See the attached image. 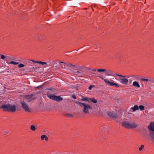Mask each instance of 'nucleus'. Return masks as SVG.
<instances>
[{
    "label": "nucleus",
    "instance_id": "obj_37",
    "mask_svg": "<svg viewBox=\"0 0 154 154\" xmlns=\"http://www.w3.org/2000/svg\"><path fill=\"white\" fill-rule=\"evenodd\" d=\"M71 97L73 98L74 99H76V97L75 96V95L74 94H73L72 95Z\"/></svg>",
    "mask_w": 154,
    "mask_h": 154
},
{
    "label": "nucleus",
    "instance_id": "obj_19",
    "mask_svg": "<svg viewBox=\"0 0 154 154\" xmlns=\"http://www.w3.org/2000/svg\"><path fill=\"white\" fill-rule=\"evenodd\" d=\"M41 138L42 140L47 141L48 140V138L46 136V135H42Z\"/></svg>",
    "mask_w": 154,
    "mask_h": 154
},
{
    "label": "nucleus",
    "instance_id": "obj_8",
    "mask_svg": "<svg viewBox=\"0 0 154 154\" xmlns=\"http://www.w3.org/2000/svg\"><path fill=\"white\" fill-rule=\"evenodd\" d=\"M20 103L22 105L23 108L27 112H29L30 111L28 105L24 101H20Z\"/></svg>",
    "mask_w": 154,
    "mask_h": 154
},
{
    "label": "nucleus",
    "instance_id": "obj_9",
    "mask_svg": "<svg viewBox=\"0 0 154 154\" xmlns=\"http://www.w3.org/2000/svg\"><path fill=\"white\" fill-rule=\"evenodd\" d=\"M35 99L34 96L33 94H32L26 96L25 97V100H27L28 102H29Z\"/></svg>",
    "mask_w": 154,
    "mask_h": 154
},
{
    "label": "nucleus",
    "instance_id": "obj_23",
    "mask_svg": "<svg viewBox=\"0 0 154 154\" xmlns=\"http://www.w3.org/2000/svg\"><path fill=\"white\" fill-rule=\"evenodd\" d=\"M90 101H92L94 103H96L97 102V100L95 99L94 98H90Z\"/></svg>",
    "mask_w": 154,
    "mask_h": 154
},
{
    "label": "nucleus",
    "instance_id": "obj_36",
    "mask_svg": "<svg viewBox=\"0 0 154 154\" xmlns=\"http://www.w3.org/2000/svg\"><path fill=\"white\" fill-rule=\"evenodd\" d=\"M149 81L152 82H154V79H150L149 80Z\"/></svg>",
    "mask_w": 154,
    "mask_h": 154
},
{
    "label": "nucleus",
    "instance_id": "obj_20",
    "mask_svg": "<svg viewBox=\"0 0 154 154\" xmlns=\"http://www.w3.org/2000/svg\"><path fill=\"white\" fill-rule=\"evenodd\" d=\"M38 63H39V64H42V65L46 64L47 65V66H50V64L49 65H48V64L46 62H42V61H38Z\"/></svg>",
    "mask_w": 154,
    "mask_h": 154
},
{
    "label": "nucleus",
    "instance_id": "obj_40",
    "mask_svg": "<svg viewBox=\"0 0 154 154\" xmlns=\"http://www.w3.org/2000/svg\"><path fill=\"white\" fill-rule=\"evenodd\" d=\"M30 69L33 70L36 69L34 67H32L31 68H30Z\"/></svg>",
    "mask_w": 154,
    "mask_h": 154
},
{
    "label": "nucleus",
    "instance_id": "obj_1",
    "mask_svg": "<svg viewBox=\"0 0 154 154\" xmlns=\"http://www.w3.org/2000/svg\"><path fill=\"white\" fill-rule=\"evenodd\" d=\"M97 72H103L105 73L106 75L114 76L115 78L116 79H117V76H119L121 78H124L126 77L125 76L113 73L112 71L110 70L106 69H97Z\"/></svg>",
    "mask_w": 154,
    "mask_h": 154
},
{
    "label": "nucleus",
    "instance_id": "obj_35",
    "mask_svg": "<svg viewBox=\"0 0 154 154\" xmlns=\"http://www.w3.org/2000/svg\"><path fill=\"white\" fill-rule=\"evenodd\" d=\"M105 127L103 126H101L100 127V130H102L103 129H105Z\"/></svg>",
    "mask_w": 154,
    "mask_h": 154
},
{
    "label": "nucleus",
    "instance_id": "obj_25",
    "mask_svg": "<svg viewBox=\"0 0 154 154\" xmlns=\"http://www.w3.org/2000/svg\"><path fill=\"white\" fill-rule=\"evenodd\" d=\"M30 129L33 131H35L36 130L35 127L34 125H32L31 126Z\"/></svg>",
    "mask_w": 154,
    "mask_h": 154
},
{
    "label": "nucleus",
    "instance_id": "obj_21",
    "mask_svg": "<svg viewBox=\"0 0 154 154\" xmlns=\"http://www.w3.org/2000/svg\"><path fill=\"white\" fill-rule=\"evenodd\" d=\"M14 60L13 59V57H12L8 56H6V60L8 61V60Z\"/></svg>",
    "mask_w": 154,
    "mask_h": 154
},
{
    "label": "nucleus",
    "instance_id": "obj_7",
    "mask_svg": "<svg viewBox=\"0 0 154 154\" xmlns=\"http://www.w3.org/2000/svg\"><path fill=\"white\" fill-rule=\"evenodd\" d=\"M78 66L71 63H68V74H71V72L75 71Z\"/></svg>",
    "mask_w": 154,
    "mask_h": 154
},
{
    "label": "nucleus",
    "instance_id": "obj_34",
    "mask_svg": "<svg viewBox=\"0 0 154 154\" xmlns=\"http://www.w3.org/2000/svg\"><path fill=\"white\" fill-rule=\"evenodd\" d=\"M141 80L143 81H146V82H148V81L149 80L147 79H143V78L141 79Z\"/></svg>",
    "mask_w": 154,
    "mask_h": 154
},
{
    "label": "nucleus",
    "instance_id": "obj_4",
    "mask_svg": "<svg viewBox=\"0 0 154 154\" xmlns=\"http://www.w3.org/2000/svg\"><path fill=\"white\" fill-rule=\"evenodd\" d=\"M0 108L3 109L4 111L15 112L16 111V106L10 104L2 105L0 106Z\"/></svg>",
    "mask_w": 154,
    "mask_h": 154
},
{
    "label": "nucleus",
    "instance_id": "obj_26",
    "mask_svg": "<svg viewBox=\"0 0 154 154\" xmlns=\"http://www.w3.org/2000/svg\"><path fill=\"white\" fill-rule=\"evenodd\" d=\"M97 69H93L92 70V72L91 73L93 74L96 75L97 73H95L97 71Z\"/></svg>",
    "mask_w": 154,
    "mask_h": 154
},
{
    "label": "nucleus",
    "instance_id": "obj_18",
    "mask_svg": "<svg viewBox=\"0 0 154 154\" xmlns=\"http://www.w3.org/2000/svg\"><path fill=\"white\" fill-rule=\"evenodd\" d=\"M81 100L90 102V98L85 97H82L81 99Z\"/></svg>",
    "mask_w": 154,
    "mask_h": 154
},
{
    "label": "nucleus",
    "instance_id": "obj_41",
    "mask_svg": "<svg viewBox=\"0 0 154 154\" xmlns=\"http://www.w3.org/2000/svg\"><path fill=\"white\" fill-rule=\"evenodd\" d=\"M26 69H30V68L29 67H27Z\"/></svg>",
    "mask_w": 154,
    "mask_h": 154
},
{
    "label": "nucleus",
    "instance_id": "obj_29",
    "mask_svg": "<svg viewBox=\"0 0 154 154\" xmlns=\"http://www.w3.org/2000/svg\"><path fill=\"white\" fill-rule=\"evenodd\" d=\"M144 146L143 145H141V146L139 148V151H141L144 148Z\"/></svg>",
    "mask_w": 154,
    "mask_h": 154
},
{
    "label": "nucleus",
    "instance_id": "obj_17",
    "mask_svg": "<svg viewBox=\"0 0 154 154\" xmlns=\"http://www.w3.org/2000/svg\"><path fill=\"white\" fill-rule=\"evenodd\" d=\"M139 107L137 105H134L133 107L131 108V109L133 110V112H135L138 109Z\"/></svg>",
    "mask_w": 154,
    "mask_h": 154
},
{
    "label": "nucleus",
    "instance_id": "obj_45",
    "mask_svg": "<svg viewBox=\"0 0 154 154\" xmlns=\"http://www.w3.org/2000/svg\"><path fill=\"white\" fill-rule=\"evenodd\" d=\"M67 114L66 113L64 114V116H67Z\"/></svg>",
    "mask_w": 154,
    "mask_h": 154
},
{
    "label": "nucleus",
    "instance_id": "obj_33",
    "mask_svg": "<svg viewBox=\"0 0 154 154\" xmlns=\"http://www.w3.org/2000/svg\"><path fill=\"white\" fill-rule=\"evenodd\" d=\"M1 58L2 59L4 60L5 59H6V56H5L4 55H2L1 56Z\"/></svg>",
    "mask_w": 154,
    "mask_h": 154
},
{
    "label": "nucleus",
    "instance_id": "obj_39",
    "mask_svg": "<svg viewBox=\"0 0 154 154\" xmlns=\"http://www.w3.org/2000/svg\"><path fill=\"white\" fill-rule=\"evenodd\" d=\"M151 136L150 137V139L152 138L154 140V135H151Z\"/></svg>",
    "mask_w": 154,
    "mask_h": 154
},
{
    "label": "nucleus",
    "instance_id": "obj_31",
    "mask_svg": "<svg viewBox=\"0 0 154 154\" xmlns=\"http://www.w3.org/2000/svg\"><path fill=\"white\" fill-rule=\"evenodd\" d=\"M19 68H22L25 66L23 64H20L18 65Z\"/></svg>",
    "mask_w": 154,
    "mask_h": 154
},
{
    "label": "nucleus",
    "instance_id": "obj_5",
    "mask_svg": "<svg viewBox=\"0 0 154 154\" xmlns=\"http://www.w3.org/2000/svg\"><path fill=\"white\" fill-rule=\"evenodd\" d=\"M47 95L50 99L57 102L61 101L63 100V98L60 96H56L54 94H47Z\"/></svg>",
    "mask_w": 154,
    "mask_h": 154
},
{
    "label": "nucleus",
    "instance_id": "obj_10",
    "mask_svg": "<svg viewBox=\"0 0 154 154\" xmlns=\"http://www.w3.org/2000/svg\"><path fill=\"white\" fill-rule=\"evenodd\" d=\"M52 63L53 66L59 69L60 68V64L61 63H64V62L61 61H53L52 62Z\"/></svg>",
    "mask_w": 154,
    "mask_h": 154
},
{
    "label": "nucleus",
    "instance_id": "obj_2",
    "mask_svg": "<svg viewBox=\"0 0 154 154\" xmlns=\"http://www.w3.org/2000/svg\"><path fill=\"white\" fill-rule=\"evenodd\" d=\"M75 102L80 107L83 108V112L85 114H88L89 111L92 109V107L88 104L82 103L77 101H75Z\"/></svg>",
    "mask_w": 154,
    "mask_h": 154
},
{
    "label": "nucleus",
    "instance_id": "obj_38",
    "mask_svg": "<svg viewBox=\"0 0 154 154\" xmlns=\"http://www.w3.org/2000/svg\"><path fill=\"white\" fill-rule=\"evenodd\" d=\"M31 60V61H32L33 62L35 63H38V61H35V60Z\"/></svg>",
    "mask_w": 154,
    "mask_h": 154
},
{
    "label": "nucleus",
    "instance_id": "obj_15",
    "mask_svg": "<svg viewBox=\"0 0 154 154\" xmlns=\"http://www.w3.org/2000/svg\"><path fill=\"white\" fill-rule=\"evenodd\" d=\"M74 72L78 76L81 77L83 75V74L81 70L75 71H74Z\"/></svg>",
    "mask_w": 154,
    "mask_h": 154
},
{
    "label": "nucleus",
    "instance_id": "obj_3",
    "mask_svg": "<svg viewBox=\"0 0 154 154\" xmlns=\"http://www.w3.org/2000/svg\"><path fill=\"white\" fill-rule=\"evenodd\" d=\"M122 125L124 127L128 129L134 128L138 126V125L136 122L128 121L123 122L122 123Z\"/></svg>",
    "mask_w": 154,
    "mask_h": 154
},
{
    "label": "nucleus",
    "instance_id": "obj_13",
    "mask_svg": "<svg viewBox=\"0 0 154 154\" xmlns=\"http://www.w3.org/2000/svg\"><path fill=\"white\" fill-rule=\"evenodd\" d=\"M148 128L150 130L154 131V122H151Z\"/></svg>",
    "mask_w": 154,
    "mask_h": 154
},
{
    "label": "nucleus",
    "instance_id": "obj_6",
    "mask_svg": "<svg viewBox=\"0 0 154 154\" xmlns=\"http://www.w3.org/2000/svg\"><path fill=\"white\" fill-rule=\"evenodd\" d=\"M98 77L101 78L103 80L105 83L109 86H115L117 87H119V85L117 83H116L114 82H111L108 79H104L103 77L101 76H98Z\"/></svg>",
    "mask_w": 154,
    "mask_h": 154
},
{
    "label": "nucleus",
    "instance_id": "obj_42",
    "mask_svg": "<svg viewBox=\"0 0 154 154\" xmlns=\"http://www.w3.org/2000/svg\"><path fill=\"white\" fill-rule=\"evenodd\" d=\"M71 116V117H72V115L70 114H68V116Z\"/></svg>",
    "mask_w": 154,
    "mask_h": 154
},
{
    "label": "nucleus",
    "instance_id": "obj_28",
    "mask_svg": "<svg viewBox=\"0 0 154 154\" xmlns=\"http://www.w3.org/2000/svg\"><path fill=\"white\" fill-rule=\"evenodd\" d=\"M139 108L140 109V110H143L144 109V106L143 105H140L139 106Z\"/></svg>",
    "mask_w": 154,
    "mask_h": 154
},
{
    "label": "nucleus",
    "instance_id": "obj_30",
    "mask_svg": "<svg viewBox=\"0 0 154 154\" xmlns=\"http://www.w3.org/2000/svg\"><path fill=\"white\" fill-rule=\"evenodd\" d=\"M62 64H60V66L62 68H64L65 67V64L64 62V63H62Z\"/></svg>",
    "mask_w": 154,
    "mask_h": 154
},
{
    "label": "nucleus",
    "instance_id": "obj_27",
    "mask_svg": "<svg viewBox=\"0 0 154 154\" xmlns=\"http://www.w3.org/2000/svg\"><path fill=\"white\" fill-rule=\"evenodd\" d=\"M19 63V62H15V61H11L8 64H14V65H16L18 64Z\"/></svg>",
    "mask_w": 154,
    "mask_h": 154
},
{
    "label": "nucleus",
    "instance_id": "obj_14",
    "mask_svg": "<svg viewBox=\"0 0 154 154\" xmlns=\"http://www.w3.org/2000/svg\"><path fill=\"white\" fill-rule=\"evenodd\" d=\"M45 37V35L43 34H38L37 35V38L39 40L43 39Z\"/></svg>",
    "mask_w": 154,
    "mask_h": 154
},
{
    "label": "nucleus",
    "instance_id": "obj_22",
    "mask_svg": "<svg viewBox=\"0 0 154 154\" xmlns=\"http://www.w3.org/2000/svg\"><path fill=\"white\" fill-rule=\"evenodd\" d=\"M42 134H51L48 131L46 130H45V131H42Z\"/></svg>",
    "mask_w": 154,
    "mask_h": 154
},
{
    "label": "nucleus",
    "instance_id": "obj_32",
    "mask_svg": "<svg viewBox=\"0 0 154 154\" xmlns=\"http://www.w3.org/2000/svg\"><path fill=\"white\" fill-rule=\"evenodd\" d=\"M94 87V85H90L89 86L88 88L90 90H91V89H92L93 87Z\"/></svg>",
    "mask_w": 154,
    "mask_h": 154
},
{
    "label": "nucleus",
    "instance_id": "obj_24",
    "mask_svg": "<svg viewBox=\"0 0 154 154\" xmlns=\"http://www.w3.org/2000/svg\"><path fill=\"white\" fill-rule=\"evenodd\" d=\"M130 77H133L135 79V80L137 79H139L138 76L134 75H131L129 76Z\"/></svg>",
    "mask_w": 154,
    "mask_h": 154
},
{
    "label": "nucleus",
    "instance_id": "obj_11",
    "mask_svg": "<svg viewBox=\"0 0 154 154\" xmlns=\"http://www.w3.org/2000/svg\"><path fill=\"white\" fill-rule=\"evenodd\" d=\"M118 80L120 82L124 85H127L128 82V80L126 78H120Z\"/></svg>",
    "mask_w": 154,
    "mask_h": 154
},
{
    "label": "nucleus",
    "instance_id": "obj_43",
    "mask_svg": "<svg viewBox=\"0 0 154 154\" xmlns=\"http://www.w3.org/2000/svg\"><path fill=\"white\" fill-rule=\"evenodd\" d=\"M132 82V80H131L130 79V80H129L130 83H131Z\"/></svg>",
    "mask_w": 154,
    "mask_h": 154
},
{
    "label": "nucleus",
    "instance_id": "obj_16",
    "mask_svg": "<svg viewBox=\"0 0 154 154\" xmlns=\"http://www.w3.org/2000/svg\"><path fill=\"white\" fill-rule=\"evenodd\" d=\"M133 85L134 87H136L137 88H139L140 87L138 82L137 81L134 82L133 83Z\"/></svg>",
    "mask_w": 154,
    "mask_h": 154
},
{
    "label": "nucleus",
    "instance_id": "obj_44",
    "mask_svg": "<svg viewBox=\"0 0 154 154\" xmlns=\"http://www.w3.org/2000/svg\"><path fill=\"white\" fill-rule=\"evenodd\" d=\"M48 90H51V91L54 90L52 89L51 88H49V89H48Z\"/></svg>",
    "mask_w": 154,
    "mask_h": 154
},
{
    "label": "nucleus",
    "instance_id": "obj_12",
    "mask_svg": "<svg viewBox=\"0 0 154 154\" xmlns=\"http://www.w3.org/2000/svg\"><path fill=\"white\" fill-rule=\"evenodd\" d=\"M108 115L109 117L113 118H116L118 117L116 114L112 112H108Z\"/></svg>",
    "mask_w": 154,
    "mask_h": 154
}]
</instances>
